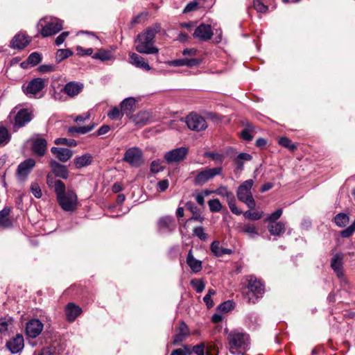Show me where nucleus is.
Masks as SVG:
<instances>
[{
	"instance_id": "46",
	"label": "nucleus",
	"mask_w": 355,
	"mask_h": 355,
	"mask_svg": "<svg viewBox=\"0 0 355 355\" xmlns=\"http://www.w3.org/2000/svg\"><path fill=\"white\" fill-rule=\"evenodd\" d=\"M263 214V212H259V211H246L243 216L245 218H248L249 220H257L262 218V216Z\"/></svg>"
},
{
	"instance_id": "21",
	"label": "nucleus",
	"mask_w": 355,
	"mask_h": 355,
	"mask_svg": "<svg viewBox=\"0 0 355 355\" xmlns=\"http://www.w3.org/2000/svg\"><path fill=\"white\" fill-rule=\"evenodd\" d=\"M343 254L342 253L336 254L331 261V267L339 278L343 276Z\"/></svg>"
},
{
	"instance_id": "17",
	"label": "nucleus",
	"mask_w": 355,
	"mask_h": 355,
	"mask_svg": "<svg viewBox=\"0 0 355 355\" xmlns=\"http://www.w3.org/2000/svg\"><path fill=\"white\" fill-rule=\"evenodd\" d=\"M213 33L210 25L202 24L199 25L193 33V37L202 41H207L211 38Z\"/></svg>"
},
{
	"instance_id": "22",
	"label": "nucleus",
	"mask_w": 355,
	"mask_h": 355,
	"mask_svg": "<svg viewBox=\"0 0 355 355\" xmlns=\"http://www.w3.org/2000/svg\"><path fill=\"white\" fill-rule=\"evenodd\" d=\"M129 62L137 68L145 71H150L151 67L145 61V59L135 53H129Z\"/></svg>"
},
{
	"instance_id": "45",
	"label": "nucleus",
	"mask_w": 355,
	"mask_h": 355,
	"mask_svg": "<svg viewBox=\"0 0 355 355\" xmlns=\"http://www.w3.org/2000/svg\"><path fill=\"white\" fill-rule=\"evenodd\" d=\"M282 209H278L271 214H270L266 219L265 221L269 223H275L282 215Z\"/></svg>"
},
{
	"instance_id": "64",
	"label": "nucleus",
	"mask_w": 355,
	"mask_h": 355,
	"mask_svg": "<svg viewBox=\"0 0 355 355\" xmlns=\"http://www.w3.org/2000/svg\"><path fill=\"white\" fill-rule=\"evenodd\" d=\"M146 17H147L146 13H141L132 19V24L141 23L142 21L146 20Z\"/></svg>"
},
{
	"instance_id": "9",
	"label": "nucleus",
	"mask_w": 355,
	"mask_h": 355,
	"mask_svg": "<svg viewBox=\"0 0 355 355\" xmlns=\"http://www.w3.org/2000/svg\"><path fill=\"white\" fill-rule=\"evenodd\" d=\"M222 167H215L213 168H207L199 172L195 178L194 182L196 184L202 185L215 176L222 173Z\"/></svg>"
},
{
	"instance_id": "30",
	"label": "nucleus",
	"mask_w": 355,
	"mask_h": 355,
	"mask_svg": "<svg viewBox=\"0 0 355 355\" xmlns=\"http://www.w3.org/2000/svg\"><path fill=\"white\" fill-rule=\"evenodd\" d=\"M268 230L271 235L279 236L285 232L286 224L282 221L269 223Z\"/></svg>"
},
{
	"instance_id": "51",
	"label": "nucleus",
	"mask_w": 355,
	"mask_h": 355,
	"mask_svg": "<svg viewBox=\"0 0 355 355\" xmlns=\"http://www.w3.org/2000/svg\"><path fill=\"white\" fill-rule=\"evenodd\" d=\"M233 309L234 302L230 300L225 301L218 306V309L221 312H228Z\"/></svg>"
},
{
	"instance_id": "49",
	"label": "nucleus",
	"mask_w": 355,
	"mask_h": 355,
	"mask_svg": "<svg viewBox=\"0 0 355 355\" xmlns=\"http://www.w3.org/2000/svg\"><path fill=\"white\" fill-rule=\"evenodd\" d=\"M12 318L10 317H4L0 318V333L7 331L9 324H11Z\"/></svg>"
},
{
	"instance_id": "50",
	"label": "nucleus",
	"mask_w": 355,
	"mask_h": 355,
	"mask_svg": "<svg viewBox=\"0 0 355 355\" xmlns=\"http://www.w3.org/2000/svg\"><path fill=\"white\" fill-rule=\"evenodd\" d=\"M160 159L154 160L150 164V171L154 173H159L164 170V167L162 164Z\"/></svg>"
},
{
	"instance_id": "15",
	"label": "nucleus",
	"mask_w": 355,
	"mask_h": 355,
	"mask_svg": "<svg viewBox=\"0 0 355 355\" xmlns=\"http://www.w3.org/2000/svg\"><path fill=\"white\" fill-rule=\"evenodd\" d=\"M33 119L32 113L27 109L19 110L15 116L14 128H21Z\"/></svg>"
},
{
	"instance_id": "47",
	"label": "nucleus",
	"mask_w": 355,
	"mask_h": 355,
	"mask_svg": "<svg viewBox=\"0 0 355 355\" xmlns=\"http://www.w3.org/2000/svg\"><path fill=\"white\" fill-rule=\"evenodd\" d=\"M252 130L253 127L250 124H248L246 128L241 132V137L245 141H251L253 137L251 134Z\"/></svg>"
},
{
	"instance_id": "55",
	"label": "nucleus",
	"mask_w": 355,
	"mask_h": 355,
	"mask_svg": "<svg viewBox=\"0 0 355 355\" xmlns=\"http://www.w3.org/2000/svg\"><path fill=\"white\" fill-rule=\"evenodd\" d=\"M31 190L33 196L37 198H40L42 196L40 187L37 182L31 184Z\"/></svg>"
},
{
	"instance_id": "18",
	"label": "nucleus",
	"mask_w": 355,
	"mask_h": 355,
	"mask_svg": "<svg viewBox=\"0 0 355 355\" xmlns=\"http://www.w3.org/2000/svg\"><path fill=\"white\" fill-rule=\"evenodd\" d=\"M49 165L51 168V174L53 176V174L57 177H60L62 179H67L69 175V172L65 166L62 165L55 160H51L49 163Z\"/></svg>"
},
{
	"instance_id": "28",
	"label": "nucleus",
	"mask_w": 355,
	"mask_h": 355,
	"mask_svg": "<svg viewBox=\"0 0 355 355\" xmlns=\"http://www.w3.org/2000/svg\"><path fill=\"white\" fill-rule=\"evenodd\" d=\"M30 42L28 37L24 34L16 35L11 42V47L13 49H22Z\"/></svg>"
},
{
	"instance_id": "14",
	"label": "nucleus",
	"mask_w": 355,
	"mask_h": 355,
	"mask_svg": "<svg viewBox=\"0 0 355 355\" xmlns=\"http://www.w3.org/2000/svg\"><path fill=\"white\" fill-rule=\"evenodd\" d=\"M6 347L12 354H17L21 352L24 347L23 336L21 334H17L6 342Z\"/></svg>"
},
{
	"instance_id": "37",
	"label": "nucleus",
	"mask_w": 355,
	"mask_h": 355,
	"mask_svg": "<svg viewBox=\"0 0 355 355\" xmlns=\"http://www.w3.org/2000/svg\"><path fill=\"white\" fill-rule=\"evenodd\" d=\"M11 135L8 129L3 126H0V145H6L10 141Z\"/></svg>"
},
{
	"instance_id": "1",
	"label": "nucleus",
	"mask_w": 355,
	"mask_h": 355,
	"mask_svg": "<svg viewBox=\"0 0 355 355\" xmlns=\"http://www.w3.org/2000/svg\"><path fill=\"white\" fill-rule=\"evenodd\" d=\"M46 182L49 187H53L56 199L60 207L67 212L74 211L78 207V200L73 190H66L65 184L61 180H55L51 174L46 176Z\"/></svg>"
},
{
	"instance_id": "23",
	"label": "nucleus",
	"mask_w": 355,
	"mask_h": 355,
	"mask_svg": "<svg viewBox=\"0 0 355 355\" xmlns=\"http://www.w3.org/2000/svg\"><path fill=\"white\" fill-rule=\"evenodd\" d=\"M123 114L130 118L136 107V100L132 97L125 98L120 104Z\"/></svg>"
},
{
	"instance_id": "35",
	"label": "nucleus",
	"mask_w": 355,
	"mask_h": 355,
	"mask_svg": "<svg viewBox=\"0 0 355 355\" xmlns=\"http://www.w3.org/2000/svg\"><path fill=\"white\" fill-rule=\"evenodd\" d=\"M10 209L4 208L0 211V227H8L11 225V222L8 218Z\"/></svg>"
},
{
	"instance_id": "60",
	"label": "nucleus",
	"mask_w": 355,
	"mask_h": 355,
	"mask_svg": "<svg viewBox=\"0 0 355 355\" xmlns=\"http://www.w3.org/2000/svg\"><path fill=\"white\" fill-rule=\"evenodd\" d=\"M68 35H69V32H67V31L62 32L60 35H58L56 37V39L55 40V44L57 46L61 45L64 42V40L68 37Z\"/></svg>"
},
{
	"instance_id": "39",
	"label": "nucleus",
	"mask_w": 355,
	"mask_h": 355,
	"mask_svg": "<svg viewBox=\"0 0 355 355\" xmlns=\"http://www.w3.org/2000/svg\"><path fill=\"white\" fill-rule=\"evenodd\" d=\"M190 284L198 293H202L205 288V282L202 279H193Z\"/></svg>"
},
{
	"instance_id": "11",
	"label": "nucleus",
	"mask_w": 355,
	"mask_h": 355,
	"mask_svg": "<svg viewBox=\"0 0 355 355\" xmlns=\"http://www.w3.org/2000/svg\"><path fill=\"white\" fill-rule=\"evenodd\" d=\"M187 153V148L180 147L166 153L164 158L168 164L180 162L184 159Z\"/></svg>"
},
{
	"instance_id": "57",
	"label": "nucleus",
	"mask_w": 355,
	"mask_h": 355,
	"mask_svg": "<svg viewBox=\"0 0 355 355\" xmlns=\"http://www.w3.org/2000/svg\"><path fill=\"white\" fill-rule=\"evenodd\" d=\"M204 155L207 157L211 158L219 163H222L223 161V156L219 153L214 152H206Z\"/></svg>"
},
{
	"instance_id": "43",
	"label": "nucleus",
	"mask_w": 355,
	"mask_h": 355,
	"mask_svg": "<svg viewBox=\"0 0 355 355\" xmlns=\"http://www.w3.org/2000/svg\"><path fill=\"white\" fill-rule=\"evenodd\" d=\"M123 115L121 110L119 107H114L107 113V116L112 120L120 119Z\"/></svg>"
},
{
	"instance_id": "61",
	"label": "nucleus",
	"mask_w": 355,
	"mask_h": 355,
	"mask_svg": "<svg viewBox=\"0 0 355 355\" xmlns=\"http://www.w3.org/2000/svg\"><path fill=\"white\" fill-rule=\"evenodd\" d=\"M354 229L349 226L340 232V236L343 238H349L354 234Z\"/></svg>"
},
{
	"instance_id": "19",
	"label": "nucleus",
	"mask_w": 355,
	"mask_h": 355,
	"mask_svg": "<svg viewBox=\"0 0 355 355\" xmlns=\"http://www.w3.org/2000/svg\"><path fill=\"white\" fill-rule=\"evenodd\" d=\"M47 149V141L45 139L37 137L33 139L32 144V151L37 156L42 157L45 155Z\"/></svg>"
},
{
	"instance_id": "29",
	"label": "nucleus",
	"mask_w": 355,
	"mask_h": 355,
	"mask_svg": "<svg viewBox=\"0 0 355 355\" xmlns=\"http://www.w3.org/2000/svg\"><path fill=\"white\" fill-rule=\"evenodd\" d=\"M187 263L194 273L200 272L202 268L201 261L196 259L193 257L191 250L189 251L187 254Z\"/></svg>"
},
{
	"instance_id": "2",
	"label": "nucleus",
	"mask_w": 355,
	"mask_h": 355,
	"mask_svg": "<svg viewBox=\"0 0 355 355\" xmlns=\"http://www.w3.org/2000/svg\"><path fill=\"white\" fill-rule=\"evenodd\" d=\"M227 345L230 354L233 355H245L250 349L251 339L250 335L241 329L229 331L225 329Z\"/></svg>"
},
{
	"instance_id": "26",
	"label": "nucleus",
	"mask_w": 355,
	"mask_h": 355,
	"mask_svg": "<svg viewBox=\"0 0 355 355\" xmlns=\"http://www.w3.org/2000/svg\"><path fill=\"white\" fill-rule=\"evenodd\" d=\"M189 336V330L187 325L184 322H181L178 328V332L174 336L172 344L175 345L179 343H181L186 340Z\"/></svg>"
},
{
	"instance_id": "52",
	"label": "nucleus",
	"mask_w": 355,
	"mask_h": 355,
	"mask_svg": "<svg viewBox=\"0 0 355 355\" xmlns=\"http://www.w3.org/2000/svg\"><path fill=\"white\" fill-rule=\"evenodd\" d=\"M41 55L38 53H32L28 58L27 61L33 66L37 64L41 61Z\"/></svg>"
},
{
	"instance_id": "7",
	"label": "nucleus",
	"mask_w": 355,
	"mask_h": 355,
	"mask_svg": "<svg viewBox=\"0 0 355 355\" xmlns=\"http://www.w3.org/2000/svg\"><path fill=\"white\" fill-rule=\"evenodd\" d=\"M253 184L254 181L252 180H245L239 187L236 192L238 199L244 202L250 209L254 208L256 205L251 192Z\"/></svg>"
},
{
	"instance_id": "59",
	"label": "nucleus",
	"mask_w": 355,
	"mask_h": 355,
	"mask_svg": "<svg viewBox=\"0 0 355 355\" xmlns=\"http://www.w3.org/2000/svg\"><path fill=\"white\" fill-rule=\"evenodd\" d=\"M200 60L196 58H184V66L195 67L200 64Z\"/></svg>"
},
{
	"instance_id": "8",
	"label": "nucleus",
	"mask_w": 355,
	"mask_h": 355,
	"mask_svg": "<svg viewBox=\"0 0 355 355\" xmlns=\"http://www.w3.org/2000/svg\"><path fill=\"white\" fill-rule=\"evenodd\" d=\"M185 121L188 128L191 130L201 131L207 127L205 119L197 114L191 113L186 117Z\"/></svg>"
},
{
	"instance_id": "34",
	"label": "nucleus",
	"mask_w": 355,
	"mask_h": 355,
	"mask_svg": "<svg viewBox=\"0 0 355 355\" xmlns=\"http://www.w3.org/2000/svg\"><path fill=\"white\" fill-rule=\"evenodd\" d=\"M92 58L105 62L113 60L114 55L110 51L100 49L92 55Z\"/></svg>"
},
{
	"instance_id": "31",
	"label": "nucleus",
	"mask_w": 355,
	"mask_h": 355,
	"mask_svg": "<svg viewBox=\"0 0 355 355\" xmlns=\"http://www.w3.org/2000/svg\"><path fill=\"white\" fill-rule=\"evenodd\" d=\"M211 250L216 257H221L224 254H231L232 250L229 248H224L220 246V242L215 241L211 244Z\"/></svg>"
},
{
	"instance_id": "40",
	"label": "nucleus",
	"mask_w": 355,
	"mask_h": 355,
	"mask_svg": "<svg viewBox=\"0 0 355 355\" xmlns=\"http://www.w3.org/2000/svg\"><path fill=\"white\" fill-rule=\"evenodd\" d=\"M214 193L218 196L226 198L227 201L234 196L233 193L230 191L227 187L225 186H220L214 191Z\"/></svg>"
},
{
	"instance_id": "42",
	"label": "nucleus",
	"mask_w": 355,
	"mask_h": 355,
	"mask_svg": "<svg viewBox=\"0 0 355 355\" xmlns=\"http://www.w3.org/2000/svg\"><path fill=\"white\" fill-rule=\"evenodd\" d=\"M216 292L214 289L209 288L207 295L203 297V301L205 303L208 309L214 306V302L211 299V296L216 295Z\"/></svg>"
},
{
	"instance_id": "4",
	"label": "nucleus",
	"mask_w": 355,
	"mask_h": 355,
	"mask_svg": "<svg viewBox=\"0 0 355 355\" xmlns=\"http://www.w3.org/2000/svg\"><path fill=\"white\" fill-rule=\"evenodd\" d=\"M248 291L245 293V299L248 303L254 304L257 300L262 297L264 293L263 285L257 280L256 277H248Z\"/></svg>"
},
{
	"instance_id": "38",
	"label": "nucleus",
	"mask_w": 355,
	"mask_h": 355,
	"mask_svg": "<svg viewBox=\"0 0 355 355\" xmlns=\"http://www.w3.org/2000/svg\"><path fill=\"white\" fill-rule=\"evenodd\" d=\"M94 128V124L80 126V127H71L69 129V132L71 134L76 132L80 134H86L90 132Z\"/></svg>"
},
{
	"instance_id": "33",
	"label": "nucleus",
	"mask_w": 355,
	"mask_h": 355,
	"mask_svg": "<svg viewBox=\"0 0 355 355\" xmlns=\"http://www.w3.org/2000/svg\"><path fill=\"white\" fill-rule=\"evenodd\" d=\"M241 232L248 234L252 239L259 235L258 228L252 223L244 224L241 227Z\"/></svg>"
},
{
	"instance_id": "58",
	"label": "nucleus",
	"mask_w": 355,
	"mask_h": 355,
	"mask_svg": "<svg viewBox=\"0 0 355 355\" xmlns=\"http://www.w3.org/2000/svg\"><path fill=\"white\" fill-rule=\"evenodd\" d=\"M193 234L195 236H198L200 239L202 241H205L207 239V234L204 232V228L202 227H197L193 230Z\"/></svg>"
},
{
	"instance_id": "3",
	"label": "nucleus",
	"mask_w": 355,
	"mask_h": 355,
	"mask_svg": "<svg viewBox=\"0 0 355 355\" xmlns=\"http://www.w3.org/2000/svg\"><path fill=\"white\" fill-rule=\"evenodd\" d=\"M160 26L155 24L148 28L145 32L139 34L135 42V49L137 52L144 54H155L159 50L154 46V38L155 35L160 31Z\"/></svg>"
},
{
	"instance_id": "44",
	"label": "nucleus",
	"mask_w": 355,
	"mask_h": 355,
	"mask_svg": "<svg viewBox=\"0 0 355 355\" xmlns=\"http://www.w3.org/2000/svg\"><path fill=\"white\" fill-rule=\"evenodd\" d=\"M208 205L212 212H219L222 209V205L218 199L210 200L208 202Z\"/></svg>"
},
{
	"instance_id": "36",
	"label": "nucleus",
	"mask_w": 355,
	"mask_h": 355,
	"mask_svg": "<svg viewBox=\"0 0 355 355\" xmlns=\"http://www.w3.org/2000/svg\"><path fill=\"white\" fill-rule=\"evenodd\" d=\"M349 221V217L344 213H339L334 217V223L340 227H345Z\"/></svg>"
},
{
	"instance_id": "10",
	"label": "nucleus",
	"mask_w": 355,
	"mask_h": 355,
	"mask_svg": "<svg viewBox=\"0 0 355 355\" xmlns=\"http://www.w3.org/2000/svg\"><path fill=\"white\" fill-rule=\"evenodd\" d=\"M142 157L141 150L139 148L133 147L125 151L123 159L131 166L137 167L143 162Z\"/></svg>"
},
{
	"instance_id": "62",
	"label": "nucleus",
	"mask_w": 355,
	"mask_h": 355,
	"mask_svg": "<svg viewBox=\"0 0 355 355\" xmlns=\"http://www.w3.org/2000/svg\"><path fill=\"white\" fill-rule=\"evenodd\" d=\"M54 68L53 64H42L39 67V71L42 73H47L53 71Z\"/></svg>"
},
{
	"instance_id": "13",
	"label": "nucleus",
	"mask_w": 355,
	"mask_h": 355,
	"mask_svg": "<svg viewBox=\"0 0 355 355\" xmlns=\"http://www.w3.org/2000/svg\"><path fill=\"white\" fill-rule=\"evenodd\" d=\"M43 327V324L38 319L31 320L26 323V335L30 338H35L41 334Z\"/></svg>"
},
{
	"instance_id": "41",
	"label": "nucleus",
	"mask_w": 355,
	"mask_h": 355,
	"mask_svg": "<svg viewBox=\"0 0 355 355\" xmlns=\"http://www.w3.org/2000/svg\"><path fill=\"white\" fill-rule=\"evenodd\" d=\"M72 55L73 52L70 49H58L56 52L55 59L58 62H60Z\"/></svg>"
},
{
	"instance_id": "63",
	"label": "nucleus",
	"mask_w": 355,
	"mask_h": 355,
	"mask_svg": "<svg viewBox=\"0 0 355 355\" xmlns=\"http://www.w3.org/2000/svg\"><path fill=\"white\" fill-rule=\"evenodd\" d=\"M77 51L79 54L83 55H92L93 49L92 48L83 49V47L78 46Z\"/></svg>"
},
{
	"instance_id": "20",
	"label": "nucleus",
	"mask_w": 355,
	"mask_h": 355,
	"mask_svg": "<svg viewBox=\"0 0 355 355\" xmlns=\"http://www.w3.org/2000/svg\"><path fill=\"white\" fill-rule=\"evenodd\" d=\"M151 117L152 114L150 112L143 110L132 115L130 119L132 120L136 125L144 126L150 122Z\"/></svg>"
},
{
	"instance_id": "48",
	"label": "nucleus",
	"mask_w": 355,
	"mask_h": 355,
	"mask_svg": "<svg viewBox=\"0 0 355 355\" xmlns=\"http://www.w3.org/2000/svg\"><path fill=\"white\" fill-rule=\"evenodd\" d=\"M227 202L231 211L233 214L237 216H239L242 214V211L240 210L236 205V200L234 196L232 197L230 199H229Z\"/></svg>"
},
{
	"instance_id": "25",
	"label": "nucleus",
	"mask_w": 355,
	"mask_h": 355,
	"mask_svg": "<svg viewBox=\"0 0 355 355\" xmlns=\"http://www.w3.org/2000/svg\"><path fill=\"white\" fill-rule=\"evenodd\" d=\"M51 153L61 162H65L71 159L73 152L69 148L52 147Z\"/></svg>"
},
{
	"instance_id": "12",
	"label": "nucleus",
	"mask_w": 355,
	"mask_h": 355,
	"mask_svg": "<svg viewBox=\"0 0 355 355\" xmlns=\"http://www.w3.org/2000/svg\"><path fill=\"white\" fill-rule=\"evenodd\" d=\"M35 166V162L33 159L29 158L19 164L17 169V175L20 180H25Z\"/></svg>"
},
{
	"instance_id": "27",
	"label": "nucleus",
	"mask_w": 355,
	"mask_h": 355,
	"mask_svg": "<svg viewBox=\"0 0 355 355\" xmlns=\"http://www.w3.org/2000/svg\"><path fill=\"white\" fill-rule=\"evenodd\" d=\"M82 309L73 303H69L65 309L67 320L71 322L81 313Z\"/></svg>"
},
{
	"instance_id": "54",
	"label": "nucleus",
	"mask_w": 355,
	"mask_h": 355,
	"mask_svg": "<svg viewBox=\"0 0 355 355\" xmlns=\"http://www.w3.org/2000/svg\"><path fill=\"white\" fill-rule=\"evenodd\" d=\"M253 6L254 9L259 12H266L268 10V7L265 6L260 0H254Z\"/></svg>"
},
{
	"instance_id": "6",
	"label": "nucleus",
	"mask_w": 355,
	"mask_h": 355,
	"mask_svg": "<svg viewBox=\"0 0 355 355\" xmlns=\"http://www.w3.org/2000/svg\"><path fill=\"white\" fill-rule=\"evenodd\" d=\"M45 85V80L41 78H36L22 85V90L28 98H40L44 96L42 91Z\"/></svg>"
},
{
	"instance_id": "32",
	"label": "nucleus",
	"mask_w": 355,
	"mask_h": 355,
	"mask_svg": "<svg viewBox=\"0 0 355 355\" xmlns=\"http://www.w3.org/2000/svg\"><path fill=\"white\" fill-rule=\"evenodd\" d=\"M92 159L93 157L90 154L86 153L82 156L76 157L73 162L77 168H80L91 164Z\"/></svg>"
},
{
	"instance_id": "5",
	"label": "nucleus",
	"mask_w": 355,
	"mask_h": 355,
	"mask_svg": "<svg viewBox=\"0 0 355 355\" xmlns=\"http://www.w3.org/2000/svg\"><path fill=\"white\" fill-rule=\"evenodd\" d=\"M38 26H41V35L46 37L60 32L62 29L63 21L58 18L45 17L39 21Z\"/></svg>"
},
{
	"instance_id": "53",
	"label": "nucleus",
	"mask_w": 355,
	"mask_h": 355,
	"mask_svg": "<svg viewBox=\"0 0 355 355\" xmlns=\"http://www.w3.org/2000/svg\"><path fill=\"white\" fill-rule=\"evenodd\" d=\"M279 144L281 146L291 150H294L296 148V146L293 144H292L291 141L288 138L285 137H281L279 139Z\"/></svg>"
},
{
	"instance_id": "56",
	"label": "nucleus",
	"mask_w": 355,
	"mask_h": 355,
	"mask_svg": "<svg viewBox=\"0 0 355 355\" xmlns=\"http://www.w3.org/2000/svg\"><path fill=\"white\" fill-rule=\"evenodd\" d=\"M205 345L204 343H200L196 345L192 346L193 353L196 355H205Z\"/></svg>"
},
{
	"instance_id": "16",
	"label": "nucleus",
	"mask_w": 355,
	"mask_h": 355,
	"mask_svg": "<svg viewBox=\"0 0 355 355\" xmlns=\"http://www.w3.org/2000/svg\"><path fill=\"white\" fill-rule=\"evenodd\" d=\"M157 226L159 232H172L176 228L175 219L171 216H164L159 219Z\"/></svg>"
},
{
	"instance_id": "24",
	"label": "nucleus",
	"mask_w": 355,
	"mask_h": 355,
	"mask_svg": "<svg viewBox=\"0 0 355 355\" xmlns=\"http://www.w3.org/2000/svg\"><path fill=\"white\" fill-rule=\"evenodd\" d=\"M83 89V84L76 82L67 83L62 91L70 97H74L79 94Z\"/></svg>"
}]
</instances>
